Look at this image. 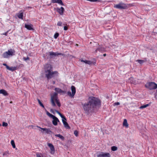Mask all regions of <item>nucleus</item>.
I'll list each match as a JSON object with an SVG mask.
<instances>
[{
    "label": "nucleus",
    "instance_id": "nucleus-1",
    "mask_svg": "<svg viewBox=\"0 0 157 157\" xmlns=\"http://www.w3.org/2000/svg\"><path fill=\"white\" fill-rule=\"evenodd\" d=\"M88 103L83 105V109L85 113L87 114L91 112L96 106L101 105L100 100L94 97H90Z\"/></svg>",
    "mask_w": 157,
    "mask_h": 157
},
{
    "label": "nucleus",
    "instance_id": "nucleus-2",
    "mask_svg": "<svg viewBox=\"0 0 157 157\" xmlns=\"http://www.w3.org/2000/svg\"><path fill=\"white\" fill-rule=\"evenodd\" d=\"M45 74L47 79H49L58 75L56 71H52V67L51 65L46 64L44 67Z\"/></svg>",
    "mask_w": 157,
    "mask_h": 157
},
{
    "label": "nucleus",
    "instance_id": "nucleus-3",
    "mask_svg": "<svg viewBox=\"0 0 157 157\" xmlns=\"http://www.w3.org/2000/svg\"><path fill=\"white\" fill-rule=\"evenodd\" d=\"M51 101L53 106H56V105L55 102H56L59 107L61 105L60 103L59 102L57 97V94L56 93H54L53 95H51Z\"/></svg>",
    "mask_w": 157,
    "mask_h": 157
},
{
    "label": "nucleus",
    "instance_id": "nucleus-4",
    "mask_svg": "<svg viewBox=\"0 0 157 157\" xmlns=\"http://www.w3.org/2000/svg\"><path fill=\"white\" fill-rule=\"evenodd\" d=\"M15 51L14 49H10L7 51L4 52L2 54V56L4 58H8L10 56H14L15 54Z\"/></svg>",
    "mask_w": 157,
    "mask_h": 157
},
{
    "label": "nucleus",
    "instance_id": "nucleus-5",
    "mask_svg": "<svg viewBox=\"0 0 157 157\" xmlns=\"http://www.w3.org/2000/svg\"><path fill=\"white\" fill-rule=\"evenodd\" d=\"M47 114L50 117L52 118L53 120L52 121V123L55 126L57 125L58 122H59V121L58 118L55 116L50 113L49 112L45 110Z\"/></svg>",
    "mask_w": 157,
    "mask_h": 157
},
{
    "label": "nucleus",
    "instance_id": "nucleus-6",
    "mask_svg": "<svg viewBox=\"0 0 157 157\" xmlns=\"http://www.w3.org/2000/svg\"><path fill=\"white\" fill-rule=\"evenodd\" d=\"M145 86L150 90L155 89L157 88V84L154 82H148L145 85Z\"/></svg>",
    "mask_w": 157,
    "mask_h": 157
},
{
    "label": "nucleus",
    "instance_id": "nucleus-7",
    "mask_svg": "<svg viewBox=\"0 0 157 157\" xmlns=\"http://www.w3.org/2000/svg\"><path fill=\"white\" fill-rule=\"evenodd\" d=\"M71 90L72 93L71 92L69 91L67 92V94L71 98H73L76 93V89L74 86H71Z\"/></svg>",
    "mask_w": 157,
    "mask_h": 157
},
{
    "label": "nucleus",
    "instance_id": "nucleus-8",
    "mask_svg": "<svg viewBox=\"0 0 157 157\" xmlns=\"http://www.w3.org/2000/svg\"><path fill=\"white\" fill-rule=\"evenodd\" d=\"M114 7L121 9H125L127 8V6L124 3H121L119 4L114 5Z\"/></svg>",
    "mask_w": 157,
    "mask_h": 157
},
{
    "label": "nucleus",
    "instance_id": "nucleus-9",
    "mask_svg": "<svg viewBox=\"0 0 157 157\" xmlns=\"http://www.w3.org/2000/svg\"><path fill=\"white\" fill-rule=\"evenodd\" d=\"M37 127L39 128V130L42 133H44L45 132L46 133L49 134L52 133V131L49 128H41L38 126H37Z\"/></svg>",
    "mask_w": 157,
    "mask_h": 157
},
{
    "label": "nucleus",
    "instance_id": "nucleus-10",
    "mask_svg": "<svg viewBox=\"0 0 157 157\" xmlns=\"http://www.w3.org/2000/svg\"><path fill=\"white\" fill-rule=\"evenodd\" d=\"M47 145L50 149V153L52 155H54L55 153V149L53 145L49 143H48Z\"/></svg>",
    "mask_w": 157,
    "mask_h": 157
},
{
    "label": "nucleus",
    "instance_id": "nucleus-11",
    "mask_svg": "<svg viewBox=\"0 0 157 157\" xmlns=\"http://www.w3.org/2000/svg\"><path fill=\"white\" fill-rule=\"evenodd\" d=\"M62 121L64 125V127L67 129H70V127L69 125L66 122V119L65 117L62 119Z\"/></svg>",
    "mask_w": 157,
    "mask_h": 157
},
{
    "label": "nucleus",
    "instance_id": "nucleus-12",
    "mask_svg": "<svg viewBox=\"0 0 157 157\" xmlns=\"http://www.w3.org/2000/svg\"><path fill=\"white\" fill-rule=\"evenodd\" d=\"M98 157H110V155L109 153L102 152L98 155Z\"/></svg>",
    "mask_w": 157,
    "mask_h": 157
},
{
    "label": "nucleus",
    "instance_id": "nucleus-13",
    "mask_svg": "<svg viewBox=\"0 0 157 157\" xmlns=\"http://www.w3.org/2000/svg\"><path fill=\"white\" fill-rule=\"evenodd\" d=\"M57 12L61 15H63L64 11V8L61 7L60 8H57L56 9Z\"/></svg>",
    "mask_w": 157,
    "mask_h": 157
},
{
    "label": "nucleus",
    "instance_id": "nucleus-14",
    "mask_svg": "<svg viewBox=\"0 0 157 157\" xmlns=\"http://www.w3.org/2000/svg\"><path fill=\"white\" fill-rule=\"evenodd\" d=\"M51 1L53 3H57L62 6L64 5L62 0H51Z\"/></svg>",
    "mask_w": 157,
    "mask_h": 157
},
{
    "label": "nucleus",
    "instance_id": "nucleus-15",
    "mask_svg": "<svg viewBox=\"0 0 157 157\" xmlns=\"http://www.w3.org/2000/svg\"><path fill=\"white\" fill-rule=\"evenodd\" d=\"M49 55L50 56H56L59 55H61L62 54L60 53H58V52H49Z\"/></svg>",
    "mask_w": 157,
    "mask_h": 157
},
{
    "label": "nucleus",
    "instance_id": "nucleus-16",
    "mask_svg": "<svg viewBox=\"0 0 157 157\" xmlns=\"http://www.w3.org/2000/svg\"><path fill=\"white\" fill-rule=\"evenodd\" d=\"M55 90L59 94H64L65 93V92L62 90L60 89L59 88H56L55 89Z\"/></svg>",
    "mask_w": 157,
    "mask_h": 157
},
{
    "label": "nucleus",
    "instance_id": "nucleus-17",
    "mask_svg": "<svg viewBox=\"0 0 157 157\" xmlns=\"http://www.w3.org/2000/svg\"><path fill=\"white\" fill-rule=\"evenodd\" d=\"M25 27L27 29L29 30H31L33 29V25L31 24H25Z\"/></svg>",
    "mask_w": 157,
    "mask_h": 157
},
{
    "label": "nucleus",
    "instance_id": "nucleus-18",
    "mask_svg": "<svg viewBox=\"0 0 157 157\" xmlns=\"http://www.w3.org/2000/svg\"><path fill=\"white\" fill-rule=\"evenodd\" d=\"M0 94H3L5 96H6L8 95V94L6 91L3 89L0 90Z\"/></svg>",
    "mask_w": 157,
    "mask_h": 157
},
{
    "label": "nucleus",
    "instance_id": "nucleus-19",
    "mask_svg": "<svg viewBox=\"0 0 157 157\" xmlns=\"http://www.w3.org/2000/svg\"><path fill=\"white\" fill-rule=\"evenodd\" d=\"M98 51L101 52H103L105 51V49L104 48L100 47L98 48L95 51V52L96 53Z\"/></svg>",
    "mask_w": 157,
    "mask_h": 157
},
{
    "label": "nucleus",
    "instance_id": "nucleus-20",
    "mask_svg": "<svg viewBox=\"0 0 157 157\" xmlns=\"http://www.w3.org/2000/svg\"><path fill=\"white\" fill-rule=\"evenodd\" d=\"M7 69L12 71H13L17 69V67H7Z\"/></svg>",
    "mask_w": 157,
    "mask_h": 157
},
{
    "label": "nucleus",
    "instance_id": "nucleus-21",
    "mask_svg": "<svg viewBox=\"0 0 157 157\" xmlns=\"http://www.w3.org/2000/svg\"><path fill=\"white\" fill-rule=\"evenodd\" d=\"M81 61L82 62H83L86 64H87L89 65L91 64L92 63V62H91L90 61H89V60H84L82 59L81 60Z\"/></svg>",
    "mask_w": 157,
    "mask_h": 157
},
{
    "label": "nucleus",
    "instance_id": "nucleus-22",
    "mask_svg": "<svg viewBox=\"0 0 157 157\" xmlns=\"http://www.w3.org/2000/svg\"><path fill=\"white\" fill-rule=\"evenodd\" d=\"M123 125L125 126L127 128L128 126V124L127 123V120L126 119H124V120L123 122Z\"/></svg>",
    "mask_w": 157,
    "mask_h": 157
},
{
    "label": "nucleus",
    "instance_id": "nucleus-23",
    "mask_svg": "<svg viewBox=\"0 0 157 157\" xmlns=\"http://www.w3.org/2000/svg\"><path fill=\"white\" fill-rule=\"evenodd\" d=\"M55 136L56 137H58L61 140H64V137L62 136V135H61L60 134H56L55 135Z\"/></svg>",
    "mask_w": 157,
    "mask_h": 157
},
{
    "label": "nucleus",
    "instance_id": "nucleus-24",
    "mask_svg": "<svg viewBox=\"0 0 157 157\" xmlns=\"http://www.w3.org/2000/svg\"><path fill=\"white\" fill-rule=\"evenodd\" d=\"M23 13H18L17 14V16L19 18L23 19Z\"/></svg>",
    "mask_w": 157,
    "mask_h": 157
},
{
    "label": "nucleus",
    "instance_id": "nucleus-25",
    "mask_svg": "<svg viewBox=\"0 0 157 157\" xmlns=\"http://www.w3.org/2000/svg\"><path fill=\"white\" fill-rule=\"evenodd\" d=\"M118 149L117 147L115 146H113L111 147V150L113 151H117Z\"/></svg>",
    "mask_w": 157,
    "mask_h": 157
},
{
    "label": "nucleus",
    "instance_id": "nucleus-26",
    "mask_svg": "<svg viewBox=\"0 0 157 157\" xmlns=\"http://www.w3.org/2000/svg\"><path fill=\"white\" fill-rule=\"evenodd\" d=\"M36 157H45V156L42 154L40 153L36 154Z\"/></svg>",
    "mask_w": 157,
    "mask_h": 157
},
{
    "label": "nucleus",
    "instance_id": "nucleus-27",
    "mask_svg": "<svg viewBox=\"0 0 157 157\" xmlns=\"http://www.w3.org/2000/svg\"><path fill=\"white\" fill-rule=\"evenodd\" d=\"M56 111L57 113L61 117L62 119H63L65 117L63 115L59 112L57 110H56Z\"/></svg>",
    "mask_w": 157,
    "mask_h": 157
},
{
    "label": "nucleus",
    "instance_id": "nucleus-28",
    "mask_svg": "<svg viewBox=\"0 0 157 157\" xmlns=\"http://www.w3.org/2000/svg\"><path fill=\"white\" fill-rule=\"evenodd\" d=\"M11 144L13 148H15L16 147L15 145V144L13 140H11Z\"/></svg>",
    "mask_w": 157,
    "mask_h": 157
},
{
    "label": "nucleus",
    "instance_id": "nucleus-29",
    "mask_svg": "<svg viewBox=\"0 0 157 157\" xmlns=\"http://www.w3.org/2000/svg\"><path fill=\"white\" fill-rule=\"evenodd\" d=\"M149 105L148 104H146L145 105H142L140 107V109L145 108L148 107V106H149Z\"/></svg>",
    "mask_w": 157,
    "mask_h": 157
},
{
    "label": "nucleus",
    "instance_id": "nucleus-30",
    "mask_svg": "<svg viewBox=\"0 0 157 157\" xmlns=\"http://www.w3.org/2000/svg\"><path fill=\"white\" fill-rule=\"evenodd\" d=\"M136 61L138 62V63H140L141 64H142L144 62V61L143 60H139V59L137 60H136Z\"/></svg>",
    "mask_w": 157,
    "mask_h": 157
},
{
    "label": "nucleus",
    "instance_id": "nucleus-31",
    "mask_svg": "<svg viewBox=\"0 0 157 157\" xmlns=\"http://www.w3.org/2000/svg\"><path fill=\"white\" fill-rule=\"evenodd\" d=\"M37 100H38V101L40 105V106H41L43 108H44V105H43V104L40 101V100L39 99H38Z\"/></svg>",
    "mask_w": 157,
    "mask_h": 157
},
{
    "label": "nucleus",
    "instance_id": "nucleus-32",
    "mask_svg": "<svg viewBox=\"0 0 157 157\" xmlns=\"http://www.w3.org/2000/svg\"><path fill=\"white\" fill-rule=\"evenodd\" d=\"M59 35V34L58 33H55L54 35V38L55 39H56Z\"/></svg>",
    "mask_w": 157,
    "mask_h": 157
},
{
    "label": "nucleus",
    "instance_id": "nucleus-33",
    "mask_svg": "<svg viewBox=\"0 0 157 157\" xmlns=\"http://www.w3.org/2000/svg\"><path fill=\"white\" fill-rule=\"evenodd\" d=\"M74 134L77 137L78 134V132L77 130H75L74 132Z\"/></svg>",
    "mask_w": 157,
    "mask_h": 157
},
{
    "label": "nucleus",
    "instance_id": "nucleus-34",
    "mask_svg": "<svg viewBox=\"0 0 157 157\" xmlns=\"http://www.w3.org/2000/svg\"><path fill=\"white\" fill-rule=\"evenodd\" d=\"M8 125V124L5 122H3L2 123V126L4 127H6Z\"/></svg>",
    "mask_w": 157,
    "mask_h": 157
},
{
    "label": "nucleus",
    "instance_id": "nucleus-35",
    "mask_svg": "<svg viewBox=\"0 0 157 157\" xmlns=\"http://www.w3.org/2000/svg\"><path fill=\"white\" fill-rule=\"evenodd\" d=\"M62 22L61 21H59L57 24V25L59 26H61L62 25Z\"/></svg>",
    "mask_w": 157,
    "mask_h": 157
},
{
    "label": "nucleus",
    "instance_id": "nucleus-36",
    "mask_svg": "<svg viewBox=\"0 0 157 157\" xmlns=\"http://www.w3.org/2000/svg\"><path fill=\"white\" fill-rule=\"evenodd\" d=\"M23 59L25 61H26L27 60H29V58L28 57H24L23 58Z\"/></svg>",
    "mask_w": 157,
    "mask_h": 157
},
{
    "label": "nucleus",
    "instance_id": "nucleus-37",
    "mask_svg": "<svg viewBox=\"0 0 157 157\" xmlns=\"http://www.w3.org/2000/svg\"><path fill=\"white\" fill-rule=\"evenodd\" d=\"M120 104V103L119 102H115L114 104V106L117 105H119Z\"/></svg>",
    "mask_w": 157,
    "mask_h": 157
},
{
    "label": "nucleus",
    "instance_id": "nucleus-38",
    "mask_svg": "<svg viewBox=\"0 0 157 157\" xmlns=\"http://www.w3.org/2000/svg\"><path fill=\"white\" fill-rule=\"evenodd\" d=\"M68 29V27L67 26H65L64 27V30H67Z\"/></svg>",
    "mask_w": 157,
    "mask_h": 157
},
{
    "label": "nucleus",
    "instance_id": "nucleus-39",
    "mask_svg": "<svg viewBox=\"0 0 157 157\" xmlns=\"http://www.w3.org/2000/svg\"><path fill=\"white\" fill-rule=\"evenodd\" d=\"M3 65L4 66H5L7 69V68H8L7 67H9L8 66L6 63H3Z\"/></svg>",
    "mask_w": 157,
    "mask_h": 157
},
{
    "label": "nucleus",
    "instance_id": "nucleus-40",
    "mask_svg": "<svg viewBox=\"0 0 157 157\" xmlns=\"http://www.w3.org/2000/svg\"><path fill=\"white\" fill-rule=\"evenodd\" d=\"M7 33H8V32H6L4 33H3L2 34L3 35H6V36L7 35Z\"/></svg>",
    "mask_w": 157,
    "mask_h": 157
},
{
    "label": "nucleus",
    "instance_id": "nucleus-41",
    "mask_svg": "<svg viewBox=\"0 0 157 157\" xmlns=\"http://www.w3.org/2000/svg\"><path fill=\"white\" fill-rule=\"evenodd\" d=\"M103 56H106V54H104L103 55Z\"/></svg>",
    "mask_w": 157,
    "mask_h": 157
},
{
    "label": "nucleus",
    "instance_id": "nucleus-42",
    "mask_svg": "<svg viewBox=\"0 0 157 157\" xmlns=\"http://www.w3.org/2000/svg\"><path fill=\"white\" fill-rule=\"evenodd\" d=\"M6 155V153H4L3 154V155Z\"/></svg>",
    "mask_w": 157,
    "mask_h": 157
},
{
    "label": "nucleus",
    "instance_id": "nucleus-43",
    "mask_svg": "<svg viewBox=\"0 0 157 157\" xmlns=\"http://www.w3.org/2000/svg\"><path fill=\"white\" fill-rule=\"evenodd\" d=\"M53 84H54L55 83V82L54 81L53 82Z\"/></svg>",
    "mask_w": 157,
    "mask_h": 157
},
{
    "label": "nucleus",
    "instance_id": "nucleus-44",
    "mask_svg": "<svg viewBox=\"0 0 157 157\" xmlns=\"http://www.w3.org/2000/svg\"><path fill=\"white\" fill-rule=\"evenodd\" d=\"M130 79H133V78L132 77V78H131Z\"/></svg>",
    "mask_w": 157,
    "mask_h": 157
},
{
    "label": "nucleus",
    "instance_id": "nucleus-45",
    "mask_svg": "<svg viewBox=\"0 0 157 157\" xmlns=\"http://www.w3.org/2000/svg\"><path fill=\"white\" fill-rule=\"evenodd\" d=\"M12 103V101H10V103Z\"/></svg>",
    "mask_w": 157,
    "mask_h": 157
}]
</instances>
